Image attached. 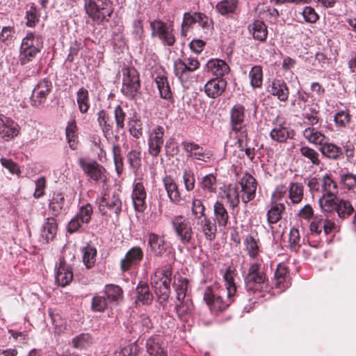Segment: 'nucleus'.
Listing matches in <instances>:
<instances>
[{"instance_id": "obj_1", "label": "nucleus", "mask_w": 356, "mask_h": 356, "mask_svg": "<svg viewBox=\"0 0 356 356\" xmlns=\"http://www.w3.org/2000/svg\"><path fill=\"white\" fill-rule=\"evenodd\" d=\"M85 9L88 16L97 23L108 21L113 13L109 0H85Z\"/></svg>"}, {"instance_id": "obj_2", "label": "nucleus", "mask_w": 356, "mask_h": 356, "mask_svg": "<svg viewBox=\"0 0 356 356\" xmlns=\"http://www.w3.org/2000/svg\"><path fill=\"white\" fill-rule=\"evenodd\" d=\"M171 275V267L165 266L162 270H156L151 277V284L155 289V293L163 300H165L170 293Z\"/></svg>"}, {"instance_id": "obj_3", "label": "nucleus", "mask_w": 356, "mask_h": 356, "mask_svg": "<svg viewBox=\"0 0 356 356\" xmlns=\"http://www.w3.org/2000/svg\"><path fill=\"white\" fill-rule=\"evenodd\" d=\"M122 92L129 97H134L140 88L138 72L134 67H127L122 69Z\"/></svg>"}, {"instance_id": "obj_4", "label": "nucleus", "mask_w": 356, "mask_h": 356, "mask_svg": "<svg viewBox=\"0 0 356 356\" xmlns=\"http://www.w3.org/2000/svg\"><path fill=\"white\" fill-rule=\"evenodd\" d=\"M152 35L158 37L159 40L168 46H172L176 41L172 25H168L161 20L155 19L150 22Z\"/></svg>"}, {"instance_id": "obj_5", "label": "nucleus", "mask_w": 356, "mask_h": 356, "mask_svg": "<svg viewBox=\"0 0 356 356\" xmlns=\"http://www.w3.org/2000/svg\"><path fill=\"white\" fill-rule=\"evenodd\" d=\"M244 120V107L242 105H235L231 111V124L232 130L238 135V143L241 147H243V143L248 138V134L243 127Z\"/></svg>"}, {"instance_id": "obj_6", "label": "nucleus", "mask_w": 356, "mask_h": 356, "mask_svg": "<svg viewBox=\"0 0 356 356\" xmlns=\"http://www.w3.org/2000/svg\"><path fill=\"white\" fill-rule=\"evenodd\" d=\"M172 225L182 244L187 245L191 243L193 232L188 219L183 216H177L172 220Z\"/></svg>"}, {"instance_id": "obj_7", "label": "nucleus", "mask_w": 356, "mask_h": 356, "mask_svg": "<svg viewBox=\"0 0 356 356\" xmlns=\"http://www.w3.org/2000/svg\"><path fill=\"white\" fill-rule=\"evenodd\" d=\"M200 66V63L196 58H178L174 61V72L175 76L183 82L187 79L190 72L195 71Z\"/></svg>"}, {"instance_id": "obj_8", "label": "nucleus", "mask_w": 356, "mask_h": 356, "mask_svg": "<svg viewBox=\"0 0 356 356\" xmlns=\"http://www.w3.org/2000/svg\"><path fill=\"white\" fill-rule=\"evenodd\" d=\"M51 90L52 83L50 81L43 79L38 82L33 89L31 97L32 105L34 106L44 105Z\"/></svg>"}, {"instance_id": "obj_9", "label": "nucleus", "mask_w": 356, "mask_h": 356, "mask_svg": "<svg viewBox=\"0 0 356 356\" xmlns=\"http://www.w3.org/2000/svg\"><path fill=\"white\" fill-rule=\"evenodd\" d=\"M20 131L19 125L14 120L0 114V138L10 141L17 137Z\"/></svg>"}, {"instance_id": "obj_10", "label": "nucleus", "mask_w": 356, "mask_h": 356, "mask_svg": "<svg viewBox=\"0 0 356 356\" xmlns=\"http://www.w3.org/2000/svg\"><path fill=\"white\" fill-rule=\"evenodd\" d=\"M204 300L210 307L211 310L216 312H222L225 310L234 301V299L228 296L225 298L222 296L213 294L209 289L206 290Z\"/></svg>"}, {"instance_id": "obj_11", "label": "nucleus", "mask_w": 356, "mask_h": 356, "mask_svg": "<svg viewBox=\"0 0 356 356\" xmlns=\"http://www.w3.org/2000/svg\"><path fill=\"white\" fill-rule=\"evenodd\" d=\"M239 184L242 191V202L247 204L255 197L257 182L253 176L245 173L241 178Z\"/></svg>"}, {"instance_id": "obj_12", "label": "nucleus", "mask_w": 356, "mask_h": 356, "mask_svg": "<svg viewBox=\"0 0 356 356\" xmlns=\"http://www.w3.org/2000/svg\"><path fill=\"white\" fill-rule=\"evenodd\" d=\"M183 149L186 152L188 157L199 160L203 162H209L212 154L207 149L194 142L183 141L181 144Z\"/></svg>"}, {"instance_id": "obj_13", "label": "nucleus", "mask_w": 356, "mask_h": 356, "mask_svg": "<svg viewBox=\"0 0 356 356\" xmlns=\"http://www.w3.org/2000/svg\"><path fill=\"white\" fill-rule=\"evenodd\" d=\"M164 128L161 126H156L149 133L148 138L149 153L152 156H157L163 145Z\"/></svg>"}, {"instance_id": "obj_14", "label": "nucleus", "mask_w": 356, "mask_h": 356, "mask_svg": "<svg viewBox=\"0 0 356 356\" xmlns=\"http://www.w3.org/2000/svg\"><path fill=\"white\" fill-rule=\"evenodd\" d=\"M82 170L94 181H99L105 177L104 168L95 161H87L83 158L79 159Z\"/></svg>"}, {"instance_id": "obj_15", "label": "nucleus", "mask_w": 356, "mask_h": 356, "mask_svg": "<svg viewBox=\"0 0 356 356\" xmlns=\"http://www.w3.org/2000/svg\"><path fill=\"white\" fill-rule=\"evenodd\" d=\"M294 136L293 129L288 127L285 122H280L278 120L274 124L270 132V138L278 143H286L288 139L293 138Z\"/></svg>"}, {"instance_id": "obj_16", "label": "nucleus", "mask_w": 356, "mask_h": 356, "mask_svg": "<svg viewBox=\"0 0 356 356\" xmlns=\"http://www.w3.org/2000/svg\"><path fill=\"white\" fill-rule=\"evenodd\" d=\"M265 280V274L260 270V264H252L245 278L247 290L254 289V285L264 283Z\"/></svg>"}, {"instance_id": "obj_17", "label": "nucleus", "mask_w": 356, "mask_h": 356, "mask_svg": "<svg viewBox=\"0 0 356 356\" xmlns=\"http://www.w3.org/2000/svg\"><path fill=\"white\" fill-rule=\"evenodd\" d=\"M143 258V251L140 247L131 248L120 261V268L125 272L137 266Z\"/></svg>"}, {"instance_id": "obj_18", "label": "nucleus", "mask_w": 356, "mask_h": 356, "mask_svg": "<svg viewBox=\"0 0 356 356\" xmlns=\"http://www.w3.org/2000/svg\"><path fill=\"white\" fill-rule=\"evenodd\" d=\"M122 202L119 195L116 193H113L110 197L108 194L104 193L100 198L99 209L103 213H106V208L113 211L115 213L119 214L121 211Z\"/></svg>"}, {"instance_id": "obj_19", "label": "nucleus", "mask_w": 356, "mask_h": 356, "mask_svg": "<svg viewBox=\"0 0 356 356\" xmlns=\"http://www.w3.org/2000/svg\"><path fill=\"white\" fill-rule=\"evenodd\" d=\"M134 209L138 212H144L147 208L146 191L143 183L134 184L131 195Z\"/></svg>"}, {"instance_id": "obj_20", "label": "nucleus", "mask_w": 356, "mask_h": 356, "mask_svg": "<svg viewBox=\"0 0 356 356\" xmlns=\"http://www.w3.org/2000/svg\"><path fill=\"white\" fill-rule=\"evenodd\" d=\"M197 229L202 232L207 240L213 241L216 237V225L206 216L194 220Z\"/></svg>"}, {"instance_id": "obj_21", "label": "nucleus", "mask_w": 356, "mask_h": 356, "mask_svg": "<svg viewBox=\"0 0 356 356\" xmlns=\"http://www.w3.org/2000/svg\"><path fill=\"white\" fill-rule=\"evenodd\" d=\"M267 90L273 96H276L280 101L286 102L288 99L289 90L286 83L281 80H273L268 85Z\"/></svg>"}, {"instance_id": "obj_22", "label": "nucleus", "mask_w": 356, "mask_h": 356, "mask_svg": "<svg viewBox=\"0 0 356 356\" xmlns=\"http://www.w3.org/2000/svg\"><path fill=\"white\" fill-rule=\"evenodd\" d=\"M146 350L149 356H167L159 336H152L146 341Z\"/></svg>"}, {"instance_id": "obj_23", "label": "nucleus", "mask_w": 356, "mask_h": 356, "mask_svg": "<svg viewBox=\"0 0 356 356\" xmlns=\"http://www.w3.org/2000/svg\"><path fill=\"white\" fill-rule=\"evenodd\" d=\"M227 82L222 79H214L209 81L204 86V92L208 97L216 98L225 90Z\"/></svg>"}, {"instance_id": "obj_24", "label": "nucleus", "mask_w": 356, "mask_h": 356, "mask_svg": "<svg viewBox=\"0 0 356 356\" xmlns=\"http://www.w3.org/2000/svg\"><path fill=\"white\" fill-rule=\"evenodd\" d=\"M73 274L71 268L61 260L56 273V281L58 285L65 286L72 280Z\"/></svg>"}, {"instance_id": "obj_25", "label": "nucleus", "mask_w": 356, "mask_h": 356, "mask_svg": "<svg viewBox=\"0 0 356 356\" xmlns=\"http://www.w3.org/2000/svg\"><path fill=\"white\" fill-rule=\"evenodd\" d=\"M148 244L150 250L156 256H161L166 251V245L163 236L150 233L148 236Z\"/></svg>"}, {"instance_id": "obj_26", "label": "nucleus", "mask_w": 356, "mask_h": 356, "mask_svg": "<svg viewBox=\"0 0 356 356\" xmlns=\"http://www.w3.org/2000/svg\"><path fill=\"white\" fill-rule=\"evenodd\" d=\"M163 183L170 201L173 203H179L181 198L178 186L175 180L170 176H165L163 179Z\"/></svg>"}, {"instance_id": "obj_27", "label": "nucleus", "mask_w": 356, "mask_h": 356, "mask_svg": "<svg viewBox=\"0 0 356 356\" xmlns=\"http://www.w3.org/2000/svg\"><path fill=\"white\" fill-rule=\"evenodd\" d=\"M207 67L213 75L218 77L223 76L229 72V67L222 60L220 59H211L207 64Z\"/></svg>"}, {"instance_id": "obj_28", "label": "nucleus", "mask_w": 356, "mask_h": 356, "mask_svg": "<svg viewBox=\"0 0 356 356\" xmlns=\"http://www.w3.org/2000/svg\"><path fill=\"white\" fill-rule=\"evenodd\" d=\"M302 135L307 142L315 145H321L326 138L324 134L312 127L306 128Z\"/></svg>"}, {"instance_id": "obj_29", "label": "nucleus", "mask_w": 356, "mask_h": 356, "mask_svg": "<svg viewBox=\"0 0 356 356\" xmlns=\"http://www.w3.org/2000/svg\"><path fill=\"white\" fill-rule=\"evenodd\" d=\"M215 220L218 226L225 227L227 225L229 214L224 204L217 201L213 206Z\"/></svg>"}, {"instance_id": "obj_30", "label": "nucleus", "mask_w": 356, "mask_h": 356, "mask_svg": "<svg viewBox=\"0 0 356 356\" xmlns=\"http://www.w3.org/2000/svg\"><path fill=\"white\" fill-rule=\"evenodd\" d=\"M21 47H24V49L41 50L43 47L42 38L33 33H29L22 40Z\"/></svg>"}, {"instance_id": "obj_31", "label": "nucleus", "mask_w": 356, "mask_h": 356, "mask_svg": "<svg viewBox=\"0 0 356 356\" xmlns=\"http://www.w3.org/2000/svg\"><path fill=\"white\" fill-rule=\"evenodd\" d=\"M179 303L176 305V310L179 318L182 321H187L193 312V305L191 300L188 298L178 300Z\"/></svg>"}, {"instance_id": "obj_32", "label": "nucleus", "mask_w": 356, "mask_h": 356, "mask_svg": "<svg viewBox=\"0 0 356 356\" xmlns=\"http://www.w3.org/2000/svg\"><path fill=\"white\" fill-rule=\"evenodd\" d=\"M322 193L324 195L328 197L337 196L338 193V187L337 183L327 174L325 175L322 178Z\"/></svg>"}, {"instance_id": "obj_33", "label": "nucleus", "mask_w": 356, "mask_h": 356, "mask_svg": "<svg viewBox=\"0 0 356 356\" xmlns=\"http://www.w3.org/2000/svg\"><path fill=\"white\" fill-rule=\"evenodd\" d=\"M250 32L255 40L264 41L268 35L267 27L264 22L255 20L250 26Z\"/></svg>"}, {"instance_id": "obj_34", "label": "nucleus", "mask_w": 356, "mask_h": 356, "mask_svg": "<svg viewBox=\"0 0 356 356\" xmlns=\"http://www.w3.org/2000/svg\"><path fill=\"white\" fill-rule=\"evenodd\" d=\"M320 151L323 156L331 159H338L342 156L341 149L331 143H323L321 145Z\"/></svg>"}, {"instance_id": "obj_35", "label": "nucleus", "mask_w": 356, "mask_h": 356, "mask_svg": "<svg viewBox=\"0 0 356 356\" xmlns=\"http://www.w3.org/2000/svg\"><path fill=\"white\" fill-rule=\"evenodd\" d=\"M286 267L284 264H278L275 272V284L276 288L284 289L289 286V283L286 281Z\"/></svg>"}, {"instance_id": "obj_36", "label": "nucleus", "mask_w": 356, "mask_h": 356, "mask_svg": "<svg viewBox=\"0 0 356 356\" xmlns=\"http://www.w3.org/2000/svg\"><path fill=\"white\" fill-rule=\"evenodd\" d=\"M77 131L78 128L74 120L70 121L66 127V138L70 147L76 149L77 147Z\"/></svg>"}, {"instance_id": "obj_37", "label": "nucleus", "mask_w": 356, "mask_h": 356, "mask_svg": "<svg viewBox=\"0 0 356 356\" xmlns=\"http://www.w3.org/2000/svg\"><path fill=\"white\" fill-rule=\"evenodd\" d=\"M234 273L228 268L223 275L225 280V285L227 291V296L234 299V296L236 293V286L234 282Z\"/></svg>"}, {"instance_id": "obj_38", "label": "nucleus", "mask_w": 356, "mask_h": 356, "mask_svg": "<svg viewBox=\"0 0 356 356\" xmlns=\"http://www.w3.org/2000/svg\"><path fill=\"white\" fill-rule=\"evenodd\" d=\"M201 188L204 191L209 192L210 193H216L217 190V179L216 175L213 173H210L204 176L200 182Z\"/></svg>"}, {"instance_id": "obj_39", "label": "nucleus", "mask_w": 356, "mask_h": 356, "mask_svg": "<svg viewBox=\"0 0 356 356\" xmlns=\"http://www.w3.org/2000/svg\"><path fill=\"white\" fill-rule=\"evenodd\" d=\"M105 295L109 303L118 302L122 298L123 291L122 289L115 284H107L105 286Z\"/></svg>"}, {"instance_id": "obj_40", "label": "nucleus", "mask_w": 356, "mask_h": 356, "mask_svg": "<svg viewBox=\"0 0 356 356\" xmlns=\"http://www.w3.org/2000/svg\"><path fill=\"white\" fill-rule=\"evenodd\" d=\"M136 293V301H139L143 305L150 304L152 301L153 296L149 291L148 285L145 283H140L138 285Z\"/></svg>"}, {"instance_id": "obj_41", "label": "nucleus", "mask_w": 356, "mask_h": 356, "mask_svg": "<svg viewBox=\"0 0 356 356\" xmlns=\"http://www.w3.org/2000/svg\"><path fill=\"white\" fill-rule=\"evenodd\" d=\"M76 102L81 113H86L90 108L88 91L82 87L76 92Z\"/></svg>"}, {"instance_id": "obj_42", "label": "nucleus", "mask_w": 356, "mask_h": 356, "mask_svg": "<svg viewBox=\"0 0 356 356\" xmlns=\"http://www.w3.org/2000/svg\"><path fill=\"white\" fill-rule=\"evenodd\" d=\"M304 187L302 184L291 183L289 189V197L294 204L300 203L303 198Z\"/></svg>"}, {"instance_id": "obj_43", "label": "nucleus", "mask_w": 356, "mask_h": 356, "mask_svg": "<svg viewBox=\"0 0 356 356\" xmlns=\"http://www.w3.org/2000/svg\"><path fill=\"white\" fill-rule=\"evenodd\" d=\"M259 241L255 239L252 235H247L244 239L245 250L250 258L256 259L259 253Z\"/></svg>"}, {"instance_id": "obj_44", "label": "nucleus", "mask_w": 356, "mask_h": 356, "mask_svg": "<svg viewBox=\"0 0 356 356\" xmlns=\"http://www.w3.org/2000/svg\"><path fill=\"white\" fill-rule=\"evenodd\" d=\"M97 121L99 127L102 128V131L106 134L111 132L113 125L112 118L104 110H101L98 112Z\"/></svg>"}, {"instance_id": "obj_45", "label": "nucleus", "mask_w": 356, "mask_h": 356, "mask_svg": "<svg viewBox=\"0 0 356 356\" xmlns=\"http://www.w3.org/2000/svg\"><path fill=\"white\" fill-rule=\"evenodd\" d=\"M57 232L56 221L54 218H48L43 225L42 236L48 242L53 240Z\"/></svg>"}, {"instance_id": "obj_46", "label": "nucleus", "mask_w": 356, "mask_h": 356, "mask_svg": "<svg viewBox=\"0 0 356 356\" xmlns=\"http://www.w3.org/2000/svg\"><path fill=\"white\" fill-rule=\"evenodd\" d=\"M285 209L284 204L275 203L268 211L267 220L268 223L274 224L277 222L282 218V213Z\"/></svg>"}, {"instance_id": "obj_47", "label": "nucleus", "mask_w": 356, "mask_h": 356, "mask_svg": "<svg viewBox=\"0 0 356 356\" xmlns=\"http://www.w3.org/2000/svg\"><path fill=\"white\" fill-rule=\"evenodd\" d=\"M72 346L78 349H86L93 343L92 337L88 333H82L72 339Z\"/></svg>"}, {"instance_id": "obj_48", "label": "nucleus", "mask_w": 356, "mask_h": 356, "mask_svg": "<svg viewBox=\"0 0 356 356\" xmlns=\"http://www.w3.org/2000/svg\"><path fill=\"white\" fill-rule=\"evenodd\" d=\"M155 82L162 98L169 99L172 97V92L168 85L167 78L164 76H158L155 78Z\"/></svg>"}, {"instance_id": "obj_49", "label": "nucleus", "mask_w": 356, "mask_h": 356, "mask_svg": "<svg viewBox=\"0 0 356 356\" xmlns=\"http://www.w3.org/2000/svg\"><path fill=\"white\" fill-rule=\"evenodd\" d=\"M337 206L336 209V211L341 218H346L350 216L353 211L354 209L352 206L351 203L343 199H339L338 202H337Z\"/></svg>"}, {"instance_id": "obj_50", "label": "nucleus", "mask_w": 356, "mask_h": 356, "mask_svg": "<svg viewBox=\"0 0 356 356\" xmlns=\"http://www.w3.org/2000/svg\"><path fill=\"white\" fill-rule=\"evenodd\" d=\"M65 198L62 193H54L50 202L49 209L54 216L59 215L63 208Z\"/></svg>"}, {"instance_id": "obj_51", "label": "nucleus", "mask_w": 356, "mask_h": 356, "mask_svg": "<svg viewBox=\"0 0 356 356\" xmlns=\"http://www.w3.org/2000/svg\"><path fill=\"white\" fill-rule=\"evenodd\" d=\"M237 5L238 0H225L217 3L216 9L220 14L226 15L234 13Z\"/></svg>"}, {"instance_id": "obj_52", "label": "nucleus", "mask_w": 356, "mask_h": 356, "mask_svg": "<svg viewBox=\"0 0 356 356\" xmlns=\"http://www.w3.org/2000/svg\"><path fill=\"white\" fill-rule=\"evenodd\" d=\"M302 116L304 122L309 126L317 124L319 122L318 110L314 107H305L303 108Z\"/></svg>"}, {"instance_id": "obj_53", "label": "nucleus", "mask_w": 356, "mask_h": 356, "mask_svg": "<svg viewBox=\"0 0 356 356\" xmlns=\"http://www.w3.org/2000/svg\"><path fill=\"white\" fill-rule=\"evenodd\" d=\"M339 198L336 196L334 197H328L327 195H323L322 197L319 199L318 202L319 205L323 209V211L325 212H332L334 210L336 211Z\"/></svg>"}, {"instance_id": "obj_54", "label": "nucleus", "mask_w": 356, "mask_h": 356, "mask_svg": "<svg viewBox=\"0 0 356 356\" xmlns=\"http://www.w3.org/2000/svg\"><path fill=\"white\" fill-rule=\"evenodd\" d=\"M96 249L90 245H87L83 249V261L88 268L94 266L96 261Z\"/></svg>"}, {"instance_id": "obj_55", "label": "nucleus", "mask_w": 356, "mask_h": 356, "mask_svg": "<svg viewBox=\"0 0 356 356\" xmlns=\"http://www.w3.org/2000/svg\"><path fill=\"white\" fill-rule=\"evenodd\" d=\"M300 154L307 158L313 165H318L321 163L318 153L308 146H302L300 148Z\"/></svg>"}, {"instance_id": "obj_56", "label": "nucleus", "mask_w": 356, "mask_h": 356, "mask_svg": "<svg viewBox=\"0 0 356 356\" xmlns=\"http://www.w3.org/2000/svg\"><path fill=\"white\" fill-rule=\"evenodd\" d=\"M129 131L131 136L136 138H139L143 135V123L141 120L136 116L131 118L128 123Z\"/></svg>"}, {"instance_id": "obj_57", "label": "nucleus", "mask_w": 356, "mask_h": 356, "mask_svg": "<svg viewBox=\"0 0 356 356\" xmlns=\"http://www.w3.org/2000/svg\"><path fill=\"white\" fill-rule=\"evenodd\" d=\"M41 50L24 49L20 47L19 62L22 65H25L29 62H31L35 56L40 52Z\"/></svg>"}, {"instance_id": "obj_58", "label": "nucleus", "mask_w": 356, "mask_h": 356, "mask_svg": "<svg viewBox=\"0 0 356 356\" xmlns=\"http://www.w3.org/2000/svg\"><path fill=\"white\" fill-rule=\"evenodd\" d=\"M250 83L253 88H259L262 84L263 74L260 66H254L250 72Z\"/></svg>"}, {"instance_id": "obj_59", "label": "nucleus", "mask_w": 356, "mask_h": 356, "mask_svg": "<svg viewBox=\"0 0 356 356\" xmlns=\"http://www.w3.org/2000/svg\"><path fill=\"white\" fill-rule=\"evenodd\" d=\"M197 13H185L181 23V35H186L187 30L193 25L196 24Z\"/></svg>"}, {"instance_id": "obj_60", "label": "nucleus", "mask_w": 356, "mask_h": 356, "mask_svg": "<svg viewBox=\"0 0 356 356\" xmlns=\"http://www.w3.org/2000/svg\"><path fill=\"white\" fill-rule=\"evenodd\" d=\"M226 197L232 209L237 207L240 202L238 191L236 186L229 187L225 191Z\"/></svg>"}, {"instance_id": "obj_61", "label": "nucleus", "mask_w": 356, "mask_h": 356, "mask_svg": "<svg viewBox=\"0 0 356 356\" xmlns=\"http://www.w3.org/2000/svg\"><path fill=\"white\" fill-rule=\"evenodd\" d=\"M188 285V280L185 277H179L177 282L175 283V288L177 291V298L178 300L186 298Z\"/></svg>"}, {"instance_id": "obj_62", "label": "nucleus", "mask_w": 356, "mask_h": 356, "mask_svg": "<svg viewBox=\"0 0 356 356\" xmlns=\"http://www.w3.org/2000/svg\"><path fill=\"white\" fill-rule=\"evenodd\" d=\"M112 152L116 172L118 175H120L123 170V157L120 146L113 145Z\"/></svg>"}, {"instance_id": "obj_63", "label": "nucleus", "mask_w": 356, "mask_h": 356, "mask_svg": "<svg viewBox=\"0 0 356 356\" xmlns=\"http://www.w3.org/2000/svg\"><path fill=\"white\" fill-rule=\"evenodd\" d=\"M191 212L193 216V220L198 218L206 216L205 207L199 199H193L192 201Z\"/></svg>"}, {"instance_id": "obj_64", "label": "nucleus", "mask_w": 356, "mask_h": 356, "mask_svg": "<svg viewBox=\"0 0 356 356\" xmlns=\"http://www.w3.org/2000/svg\"><path fill=\"white\" fill-rule=\"evenodd\" d=\"M108 303L104 296H96L92 298V308L96 312H104L108 307Z\"/></svg>"}]
</instances>
